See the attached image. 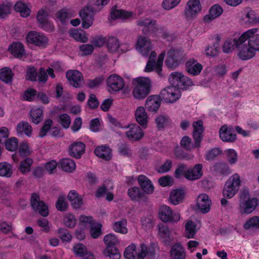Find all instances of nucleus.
Returning a JSON list of instances; mask_svg holds the SVG:
<instances>
[{"instance_id":"f257e3e1","label":"nucleus","mask_w":259,"mask_h":259,"mask_svg":"<svg viewBox=\"0 0 259 259\" xmlns=\"http://www.w3.org/2000/svg\"><path fill=\"white\" fill-rule=\"evenodd\" d=\"M132 95L135 99L143 100L150 93L151 81L148 77H139L132 81Z\"/></svg>"},{"instance_id":"f03ea898","label":"nucleus","mask_w":259,"mask_h":259,"mask_svg":"<svg viewBox=\"0 0 259 259\" xmlns=\"http://www.w3.org/2000/svg\"><path fill=\"white\" fill-rule=\"evenodd\" d=\"M103 241L106 245V248L103 252L104 255L109 257L111 259H119L120 253L119 250L115 247L119 243L116 236L112 233L108 234L104 237Z\"/></svg>"},{"instance_id":"7ed1b4c3","label":"nucleus","mask_w":259,"mask_h":259,"mask_svg":"<svg viewBox=\"0 0 259 259\" xmlns=\"http://www.w3.org/2000/svg\"><path fill=\"white\" fill-rule=\"evenodd\" d=\"M257 199L250 198L247 190H242L240 192L239 208L241 213L249 214L252 212L257 205Z\"/></svg>"},{"instance_id":"20e7f679","label":"nucleus","mask_w":259,"mask_h":259,"mask_svg":"<svg viewBox=\"0 0 259 259\" xmlns=\"http://www.w3.org/2000/svg\"><path fill=\"white\" fill-rule=\"evenodd\" d=\"M240 185V177L237 173H235L226 182L223 192L224 196L227 198H232L238 192Z\"/></svg>"},{"instance_id":"39448f33","label":"nucleus","mask_w":259,"mask_h":259,"mask_svg":"<svg viewBox=\"0 0 259 259\" xmlns=\"http://www.w3.org/2000/svg\"><path fill=\"white\" fill-rule=\"evenodd\" d=\"M238 56L242 60H246L252 58L256 52L254 48L246 37H243V34L239 37Z\"/></svg>"},{"instance_id":"423d86ee","label":"nucleus","mask_w":259,"mask_h":259,"mask_svg":"<svg viewBox=\"0 0 259 259\" xmlns=\"http://www.w3.org/2000/svg\"><path fill=\"white\" fill-rule=\"evenodd\" d=\"M107 87L109 92L115 93L123 90L124 93H128L130 90L128 88H124L125 82L120 76L116 74L110 75L107 79Z\"/></svg>"},{"instance_id":"0eeeda50","label":"nucleus","mask_w":259,"mask_h":259,"mask_svg":"<svg viewBox=\"0 0 259 259\" xmlns=\"http://www.w3.org/2000/svg\"><path fill=\"white\" fill-rule=\"evenodd\" d=\"M202 7L199 0H189L184 10V16L186 20L194 19L201 12Z\"/></svg>"},{"instance_id":"6e6552de","label":"nucleus","mask_w":259,"mask_h":259,"mask_svg":"<svg viewBox=\"0 0 259 259\" xmlns=\"http://www.w3.org/2000/svg\"><path fill=\"white\" fill-rule=\"evenodd\" d=\"M181 97V92L175 86L168 87L163 89L159 95V97L166 103H174Z\"/></svg>"},{"instance_id":"1a4fd4ad","label":"nucleus","mask_w":259,"mask_h":259,"mask_svg":"<svg viewBox=\"0 0 259 259\" xmlns=\"http://www.w3.org/2000/svg\"><path fill=\"white\" fill-rule=\"evenodd\" d=\"M159 218L164 223H176L180 220L181 215L179 213L174 212L168 206L164 205L159 208Z\"/></svg>"},{"instance_id":"9d476101","label":"nucleus","mask_w":259,"mask_h":259,"mask_svg":"<svg viewBox=\"0 0 259 259\" xmlns=\"http://www.w3.org/2000/svg\"><path fill=\"white\" fill-rule=\"evenodd\" d=\"M97 12L93 9L91 5H87L79 12V16L82 20V27L87 29L93 24L94 16Z\"/></svg>"},{"instance_id":"9b49d317","label":"nucleus","mask_w":259,"mask_h":259,"mask_svg":"<svg viewBox=\"0 0 259 259\" xmlns=\"http://www.w3.org/2000/svg\"><path fill=\"white\" fill-rule=\"evenodd\" d=\"M182 60L183 55L181 51L171 49L167 52L165 64L169 68H175L180 64Z\"/></svg>"},{"instance_id":"f8f14e48","label":"nucleus","mask_w":259,"mask_h":259,"mask_svg":"<svg viewBox=\"0 0 259 259\" xmlns=\"http://www.w3.org/2000/svg\"><path fill=\"white\" fill-rule=\"evenodd\" d=\"M31 205L33 209L38 212L41 215L46 217L49 214L47 205L41 200L39 196L36 194H33L31 197Z\"/></svg>"},{"instance_id":"ddd939ff","label":"nucleus","mask_w":259,"mask_h":259,"mask_svg":"<svg viewBox=\"0 0 259 259\" xmlns=\"http://www.w3.org/2000/svg\"><path fill=\"white\" fill-rule=\"evenodd\" d=\"M66 76L70 85L75 88H80L84 84V79L80 72L76 70L67 71Z\"/></svg>"},{"instance_id":"4468645a","label":"nucleus","mask_w":259,"mask_h":259,"mask_svg":"<svg viewBox=\"0 0 259 259\" xmlns=\"http://www.w3.org/2000/svg\"><path fill=\"white\" fill-rule=\"evenodd\" d=\"M136 49L144 56H147L152 49L150 40L143 36H140L136 44Z\"/></svg>"},{"instance_id":"2eb2a0df","label":"nucleus","mask_w":259,"mask_h":259,"mask_svg":"<svg viewBox=\"0 0 259 259\" xmlns=\"http://www.w3.org/2000/svg\"><path fill=\"white\" fill-rule=\"evenodd\" d=\"M144 135L143 130L137 124H132L126 127L125 135L131 141H139L143 137Z\"/></svg>"},{"instance_id":"dca6fc26","label":"nucleus","mask_w":259,"mask_h":259,"mask_svg":"<svg viewBox=\"0 0 259 259\" xmlns=\"http://www.w3.org/2000/svg\"><path fill=\"white\" fill-rule=\"evenodd\" d=\"M28 43L39 47H45L48 42V38L43 34L36 31L29 32L26 37Z\"/></svg>"},{"instance_id":"f3484780","label":"nucleus","mask_w":259,"mask_h":259,"mask_svg":"<svg viewBox=\"0 0 259 259\" xmlns=\"http://www.w3.org/2000/svg\"><path fill=\"white\" fill-rule=\"evenodd\" d=\"M258 28L249 29L243 33V37H246L256 51H259V34Z\"/></svg>"},{"instance_id":"a211bd4d","label":"nucleus","mask_w":259,"mask_h":259,"mask_svg":"<svg viewBox=\"0 0 259 259\" xmlns=\"http://www.w3.org/2000/svg\"><path fill=\"white\" fill-rule=\"evenodd\" d=\"M221 139L225 142H234L236 139V135L232 128L224 125L219 131Z\"/></svg>"},{"instance_id":"6ab92c4d","label":"nucleus","mask_w":259,"mask_h":259,"mask_svg":"<svg viewBox=\"0 0 259 259\" xmlns=\"http://www.w3.org/2000/svg\"><path fill=\"white\" fill-rule=\"evenodd\" d=\"M85 145L81 142H75L69 147V154L71 157L80 158L85 151Z\"/></svg>"},{"instance_id":"aec40b11","label":"nucleus","mask_w":259,"mask_h":259,"mask_svg":"<svg viewBox=\"0 0 259 259\" xmlns=\"http://www.w3.org/2000/svg\"><path fill=\"white\" fill-rule=\"evenodd\" d=\"M128 195L133 201L140 202L146 201L147 197L139 187H132L128 190Z\"/></svg>"},{"instance_id":"412c9836","label":"nucleus","mask_w":259,"mask_h":259,"mask_svg":"<svg viewBox=\"0 0 259 259\" xmlns=\"http://www.w3.org/2000/svg\"><path fill=\"white\" fill-rule=\"evenodd\" d=\"M202 68V65L194 59H190L186 63V71L193 76L199 74Z\"/></svg>"},{"instance_id":"4be33fe9","label":"nucleus","mask_w":259,"mask_h":259,"mask_svg":"<svg viewBox=\"0 0 259 259\" xmlns=\"http://www.w3.org/2000/svg\"><path fill=\"white\" fill-rule=\"evenodd\" d=\"M202 168L201 164H197L193 168L187 169L185 174V177L190 181L199 179L203 174Z\"/></svg>"},{"instance_id":"5701e85b","label":"nucleus","mask_w":259,"mask_h":259,"mask_svg":"<svg viewBox=\"0 0 259 259\" xmlns=\"http://www.w3.org/2000/svg\"><path fill=\"white\" fill-rule=\"evenodd\" d=\"M211 200L205 194H200L197 199V206L203 212L206 213L210 210Z\"/></svg>"},{"instance_id":"b1692460","label":"nucleus","mask_w":259,"mask_h":259,"mask_svg":"<svg viewBox=\"0 0 259 259\" xmlns=\"http://www.w3.org/2000/svg\"><path fill=\"white\" fill-rule=\"evenodd\" d=\"M138 181L145 194H151L153 193L154 187L151 181L147 177L140 175L138 178Z\"/></svg>"},{"instance_id":"393cba45","label":"nucleus","mask_w":259,"mask_h":259,"mask_svg":"<svg viewBox=\"0 0 259 259\" xmlns=\"http://www.w3.org/2000/svg\"><path fill=\"white\" fill-rule=\"evenodd\" d=\"M193 137L194 140H196V145L200 146L201 142L202 139V132L203 131V122L201 120H198L193 122Z\"/></svg>"},{"instance_id":"a878e982","label":"nucleus","mask_w":259,"mask_h":259,"mask_svg":"<svg viewBox=\"0 0 259 259\" xmlns=\"http://www.w3.org/2000/svg\"><path fill=\"white\" fill-rule=\"evenodd\" d=\"M138 25L143 27L142 31L144 33L155 32L157 30L156 21L148 18L141 19L138 21Z\"/></svg>"},{"instance_id":"bb28decb","label":"nucleus","mask_w":259,"mask_h":259,"mask_svg":"<svg viewBox=\"0 0 259 259\" xmlns=\"http://www.w3.org/2000/svg\"><path fill=\"white\" fill-rule=\"evenodd\" d=\"M159 95H152L146 100L145 107L148 110L151 112H156L159 108L161 104Z\"/></svg>"},{"instance_id":"cd10ccee","label":"nucleus","mask_w":259,"mask_h":259,"mask_svg":"<svg viewBox=\"0 0 259 259\" xmlns=\"http://www.w3.org/2000/svg\"><path fill=\"white\" fill-rule=\"evenodd\" d=\"M95 154L99 158L108 161L112 157V150L109 147L102 145L96 147L94 150Z\"/></svg>"},{"instance_id":"c85d7f7f","label":"nucleus","mask_w":259,"mask_h":259,"mask_svg":"<svg viewBox=\"0 0 259 259\" xmlns=\"http://www.w3.org/2000/svg\"><path fill=\"white\" fill-rule=\"evenodd\" d=\"M135 116L137 121L143 127L147 125L148 116L144 107L139 106L135 111Z\"/></svg>"},{"instance_id":"c756f323","label":"nucleus","mask_w":259,"mask_h":259,"mask_svg":"<svg viewBox=\"0 0 259 259\" xmlns=\"http://www.w3.org/2000/svg\"><path fill=\"white\" fill-rule=\"evenodd\" d=\"M11 53L18 58H22L25 55L24 47L21 42H13L9 47Z\"/></svg>"},{"instance_id":"7c9ffc66","label":"nucleus","mask_w":259,"mask_h":259,"mask_svg":"<svg viewBox=\"0 0 259 259\" xmlns=\"http://www.w3.org/2000/svg\"><path fill=\"white\" fill-rule=\"evenodd\" d=\"M185 197V192L183 189L173 190L169 197V202L174 205H177L183 201Z\"/></svg>"},{"instance_id":"2f4dec72","label":"nucleus","mask_w":259,"mask_h":259,"mask_svg":"<svg viewBox=\"0 0 259 259\" xmlns=\"http://www.w3.org/2000/svg\"><path fill=\"white\" fill-rule=\"evenodd\" d=\"M212 170L219 175L227 176L230 174L231 171L228 164L225 162L215 163L212 167Z\"/></svg>"},{"instance_id":"473e14b6","label":"nucleus","mask_w":259,"mask_h":259,"mask_svg":"<svg viewBox=\"0 0 259 259\" xmlns=\"http://www.w3.org/2000/svg\"><path fill=\"white\" fill-rule=\"evenodd\" d=\"M16 132L18 135H22L25 134L30 137L32 134V128L31 125L27 121H21L16 126Z\"/></svg>"},{"instance_id":"72a5a7b5","label":"nucleus","mask_w":259,"mask_h":259,"mask_svg":"<svg viewBox=\"0 0 259 259\" xmlns=\"http://www.w3.org/2000/svg\"><path fill=\"white\" fill-rule=\"evenodd\" d=\"M68 199L74 208H79L83 204L82 199L75 190H71L68 194Z\"/></svg>"},{"instance_id":"f704fd0d","label":"nucleus","mask_w":259,"mask_h":259,"mask_svg":"<svg viewBox=\"0 0 259 259\" xmlns=\"http://www.w3.org/2000/svg\"><path fill=\"white\" fill-rule=\"evenodd\" d=\"M223 12L222 8L219 5H214L209 10V14L204 17V21L209 22L220 16Z\"/></svg>"},{"instance_id":"c9c22d12","label":"nucleus","mask_w":259,"mask_h":259,"mask_svg":"<svg viewBox=\"0 0 259 259\" xmlns=\"http://www.w3.org/2000/svg\"><path fill=\"white\" fill-rule=\"evenodd\" d=\"M140 247V251L137 253V259H144L146 255L153 256L155 253V250L153 246L147 247L145 244H141Z\"/></svg>"},{"instance_id":"e433bc0d","label":"nucleus","mask_w":259,"mask_h":259,"mask_svg":"<svg viewBox=\"0 0 259 259\" xmlns=\"http://www.w3.org/2000/svg\"><path fill=\"white\" fill-rule=\"evenodd\" d=\"M171 256L172 259H185L184 248L179 244H174L171 249Z\"/></svg>"},{"instance_id":"4c0bfd02","label":"nucleus","mask_w":259,"mask_h":259,"mask_svg":"<svg viewBox=\"0 0 259 259\" xmlns=\"http://www.w3.org/2000/svg\"><path fill=\"white\" fill-rule=\"evenodd\" d=\"M61 168L65 171L71 172L76 168L75 162L69 158H63L59 162Z\"/></svg>"},{"instance_id":"58836bf2","label":"nucleus","mask_w":259,"mask_h":259,"mask_svg":"<svg viewBox=\"0 0 259 259\" xmlns=\"http://www.w3.org/2000/svg\"><path fill=\"white\" fill-rule=\"evenodd\" d=\"M14 75L12 69L9 67H4L0 69V79L7 83L12 82Z\"/></svg>"},{"instance_id":"ea45409f","label":"nucleus","mask_w":259,"mask_h":259,"mask_svg":"<svg viewBox=\"0 0 259 259\" xmlns=\"http://www.w3.org/2000/svg\"><path fill=\"white\" fill-rule=\"evenodd\" d=\"M238 45L239 38L238 39L228 38L225 41L223 46V51L225 53H229L232 52L235 48H238Z\"/></svg>"},{"instance_id":"a19ab883","label":"nucleus","mask_w":259,"mask_h":259,"mask_svg":"<svg viewBox=\"0 0 259 259\" xmlns=\"http://www.w3.org/2000/svg\"><path fill=\"white\" fill-rule=\"evenodd\" d=\"M197 232L196 225L192 220L187 221L185 224V236L187 238H193Z\"/></svg>"},{"instance_id":"79ce46f5","label":"nucleus","mask_w":259,"mask_h":259,"mask_svg":"<svg viewBox=\"0 0 259 259\" xmlns=\"http://www.w3.org/2000/svg\"><path fill=\"white\" fill-rule=\"evenodd\" d=\"M13 173L12 165L7 162H3L0 163V176L6 178L11 177Z\"/></svg>"},{"instance_id":"37998d69","label":"nucleus","mask_w":259,"mask_h":259,"mask_svg":"<svg viewBox=\"0 0 259 259\" xmlns=\"http://www.w3.org/2000/svg\"><path fill=\"white\" fill-rule=\"evenodd\" d=\"M14 9L15 11L19 12L20 15L23 17H27L30 14V9L22 1L16 3L14 6Z\"/></svg>"},{"instance_id":"c03bdc74","label":"nucleus","mask_w":259,"mask_h":259,"mask_svg":"<svg viewBox=\"0 0 259 259\" xmlns=\"http://www.w3.org/2000/svg\"><path fill=\"white\" fill-rule=\"evenodd\" d=\"M69 35L77 41L86 42L88 40L85 33L82 30H78L77 29L71 30L69 32Z\"/></svg>"},{"instance_id":"a18cd8bd","label":"nucleus","mask_w":259,"mask_h":259,"mask_svg":"<svg viewBox=\"0 0 259 259\" xmlns=\"http://www.w3.org/2000/svg\"><path fill=\"white\" fill-rule=\"evenodd\" d=\"M180 144L182 148L187 151H190L195 148H199L200 147L197 146L196 145V140H194V143H193L191 139L186 136L182 138Z\"/></svg>"},{"instance_id":"49530a36","label":"nucleus","mask_w":259,"mask_h":259,"mask_svg":"<svg viewBox=\"0 0 259 259\" xmlns=\"http://www.w3.org/2000/svg\"><path fill=\"white\" fill-rule=\"evenodd\" d=\"M107 46L111 52H116L119 48L120 43L118 38L115 37H109L107 40Z\"/></svg>"},{"instance_id":"de8ad7c7","label":"nucleus","mask_w":259,"mask_h":259,"mask_svg":"<svg viewBox=\"0 0 259 259\" xmlns=\"http://www.w3.org/2000/svg\"><path fill=\"white\" fill-rule=\"evenodd\" d=\"M126 224L127 221L125 219L116 222L113 224V230L116 232L126 234L127 232V229L126 227Z\"/></svg>"},{"instance_id":"09e8293b","label":"nucleus","mask_w":259,"mask_h":259,"mask_svg":"<svg viewBox=\"0 0 259 259\" xmlns=\"http://www.w3.org/2000/svg\"><path fill=\"white\" fill-rule=\"evenodd\" d=\"M33 160L30 158H26L20 162L19 169L23 174H25L30 171Z\"/></svg>"},{"instance_id":"8fccbe9b","label":"nucleus","mask_w":259,"mask_h":259,"mask_svg":"<svg viewBox=\"0 0 259 259\" xmlns=\"http://www.w3.org/2000/svg\"><path fill=\"white\" fill-rule=\"evenodd\" d=\"M183 75L181 72H174L170 74L168 80L172 86H177L179 88Z\"/></svg>"},{"instance_id":"3c124183","label":"nucleus","mask_w":259,"mask_h":259,"mask_svg":"<svg viewBox=\"0 0 259 259\" xmlns=\"http://www.w3.org/2000/svg\"><path fill=\"white\" fill-rule=\"evenodd\" d=\"M43 111L39 108L33 109L30 111L31 121L35 124L39 123L42 119Z\"/></svg>"},{"instance_id":"603ef678","label":"nucleus","mask_w":259,"mask_h":259,"mask_svg":"<svg viewBox=\"0 0 259 259\" xmlns=\"http://www.w3.org/2000/svg\"><path fill=\"white\" fill-rule=\"evenodd\" d=\"M174 154L177 158L181 160H190L194 157L193 155L185 152L178 146L175 148L174 150Z\"/></svg>"},{"instance_id":"864d4df0","label":"nucleus","mask_w":259,"mask_h":259,"mask_svg":"<svg viewBox=\"0 0 259 259\" xmlns=\"http://www.w3.org/2000/svg\"><path fill=\"white\" fill-rule=\"evenodd\" d=\"M228 162L231 165L235 164L238 160V154L236 151L232 149L225 151Z\"/></svg>"},{"instance_id":"5fc2aeb1","label":"nucleus","mask_w":259,"mask_h":259,"mask_svg":"<svg viewBox=\"0 0 259 259\" xmlns=\"http://www.w3.org/2000/svg\"><path fill=\"white\" fill-rule=\"evenodd\" d=\"M137 253L135 244H132L125 248L124 256L127 259H134Z\"/></svg>"},{"instance_id":"6e6d98bb","label":"nucleus","mask_w":259,"mask_h":259,"mask_svg":"<svg viewBox=\"0 0 259 259\" xmlns=\"http://www.w3.org/2000/svg\"><path fill=\"white\" fill-rule=\"evenodd\" d=\"M68 207V203L66 201L64 196H59L56 203V208L61 211H64L67 209Z\"/></svg>"},{"instance_id":"4d7b16f0","label":"nucleus","mask_w":259,"mask_h":259,"mask_svg":"<svg viewBox=\"0 0 259 259\" xmlns=\"http://www.w3.org/2000/svg\"><path fill=\"white\" fill-rule=\"evenodd\" d=\"M53 125V120L51 119H48L45 120L44 125L40 128L39 133V137L43 138L46 136L48 131L51 129Z\"/></svg>"},{"instance_id":"13d9d810","label":"nucleus","mask_w":259,"mask_h":259,"mask_svg":"<svg viewBox=\"0 0 259 259\" xmlns=\"http://www.w3.org/2000/svg\"><path fill=\"white\" fill-rule=\"evenodd\" d=\"M244 228L245 229H259V217L255 216L250 219L245 223Z\"/></svg>"},{"instance_id":"bf43d9fd","label":"nucleus","mask_w":259,"mask_h":259,"mask_svg":"<svg viewBox=\"0 0 259 259\" xmlns=\"http://www.w3.org/2000/svg\"><path fill=\"white\" fill-rule=\"evenodd\" d=\"M6 148L11 151H14L17 149L18 141L16 138H11L5 142Z\"/></svg>"},{"instance_id":"052dcab7","label":"nucleus","mask_w":259,"mask_h":259,"mask_svg":"<svg viewBox=\"0 0 259 259\" xmlns=\"http://www.w3.org/2000/svg\"><path fill=\"white\" fill-rule=\"evenodd\" d=\"M109 184H103L98 188L96 193L97 197H101L104 196L109 191L113 189V185L111 184L109 186Z\"/></svg>"},{"instance_id":"680f3d73","label":"nucleus","mask_w":259,"mask_h":259,"mask_svg":"<svg viewBox=\"0 0 259 259\" xmlns=\"http://www.w3.org/2000/svg\"><path fill=\"white\" fill-rule=\"evenodd\" d=\"M132 14V13L123 10H116L111 13V18L113 19L118 18L126 19L131 16Z\"/></svg>"},{"instance_id":"e2e57ef3","label":"nucleus","mask_w":259,"mask_h":259,"mask_svg":"<svg viewBox=\"0 0 259 259\" xmlns=\"http://www.w3.org/2000/svg\"><path fill=\"white\" fill-rule=\"evenodd\" d=\"M110 0H92L91 6L97 12L101 11Z\"/></svg>"},{"instance_id":"0e129e2a","label":"nucleus","mask_w":259,"mask_h":259,"mask_svg":"<svg viewBox=\"0 0 259 259\" xmlns=\"http://www.w3.org/2000/svg\"><path fill=\"white\" fill-rule=\"evenodd\" d=\"M101 224H94L90 228V234L93 238H97L101 234Z\"/></svg>"},{"instance_id":"69168bd1","label":"nucleus","mask_w":259,"mask_h":259,"mask_svg":"<svg viewBox=\"0 0 259 259\" xmlns=\"http://www.w3.org/2000/svg\"><path fill=\"white\" fill-rule=\"evenodd\" d=\"M159 235L163 238H169L170 232L167 226L163 224H159L158 225Z\"/></svg>"},{"instance_id":"338daca9","label":"nucleus","mask_w":259,"mask_h":259,"mask_svg":"<svg viewBox=\"0 0 259 259\" xmlns=\"http://www.w3.org/2000/svg\"><path fill=\"white\" fill-rule=\"evenodd\" d=\"M223 151L219 148H213L209 150L205 155V158L207 160H212L217 156L222 154Z\"/></svg>"},{"instance_id":"774afa93","label":"nucleus","mask_w":259,"mask_h":259,"mask_svg":"<svg viewBox=\"0 0 259 259\" xmlns=\"http://www.w3.org/2000/svg\"><path fill=\"white\" fill-rule=\"evenodd\" d=\"M63 222L64 225L69 228H73L76 223L74 216L70 213L67 214L64 216Z\"/></svg>"}]
</instances>
